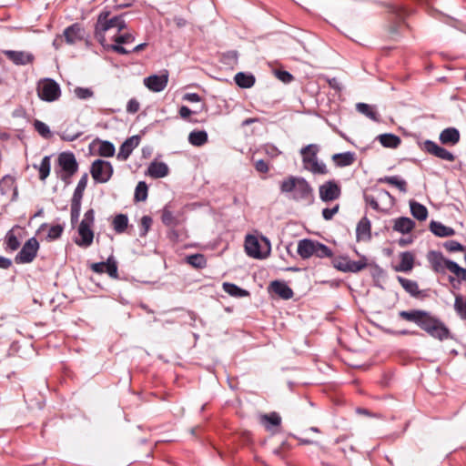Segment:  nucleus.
<instances>
[{
    "instance_id": "obj_1",
    "label": "nucleus",
    "mask_w": 466,
    "mask_h": 466,
    "mask_svg": "<svg viewBox=\"0 0 466 466\" xmlns=\"http://www.w3.org/2000/svg\"><path fill=\"white\" fill-rule=\"evenodd\" d=\"M279 189L283 194H290V198L295 201L311 204L314 200L312 187L301 177H288L280 182Z\"/></svg>"
},
{
    "instance_id": "obj_2",
    "label": "nucleus",
    "mask_w": 466,
    "mask_h": 466,
    "mask_svg": "<svg viewBox=\"0 0 466 466\" xmlns=\"http://www.w3.org/2000/svg\"><path fill=\"white\" fill-rule=\"evenodd\" d=\"M127 25L123 15H116L110 17V11H102L98 17L95 27V37L102 45L106 46V33L116 28L117 32L126 28Z\"/></svg>"
},
{
    "instance_id": "obj_3",
    "label": "nucleus",
    "mask_w": 466,
    "mask_h": 466,
    "mask_svg": "<svg viewBox=\"0 0 466 466\" xmlns=\"http://www.w3.org/2000/svg\"><path fill=\"white\" fill-rule=\"evenodd\" d=\"M318 152L319 147L315 144H310L301 148L300 154L302 156L303 167L315 175H326L329 170L323 162L318 160Z\"/></svg>"
},
{
    "instance_id": "obj_4",
    "label": "nucleus",
    "mask_w": 466,
    "mask_h": 466,
    "mask_svg": "<svg viewBox=\"0 0 466 466\" xmlns=\"http://www.w3.org/2000/svg\"><path fill=\"white\" fill-rule=\"evenodd\" d=\"M94 222L95 211L90 208L84 214V218L77 228L79 238L75 239V243L78 247L86 248L92 245L94 240V232L92 230Z\"/></svg>"
},
{
    "instance_id": "obj_5",
    "label": "nucleus",
    "mask_w": 466,
    "mask_h": 466,
    "mask_svg": "<svg viewBox=\"0 0 466 466\" xmlns=\"http://www.w3.org/2000/svg\"><path fill=\"white\" fill-rule=\"evenodd\" d=\"M263 245L260 244L259 240L251 235H248L245 240V250L247 254L254 258L263 259L269 256L270 253V242L263 237Z\"/></svg>"
},
{
    "instance_id": "obj_6",
    "label": "nucleus",
    "mask_w": 466,
    "mask_h": 466,
    "mask_svg": "<svg viewBox=\"0 0 466 466\" xmlns=\"http://www.w3.org/2000/svg\"><path fill=\"white\" fill-rule=\"evenodd\" d=\"M399 316L407 321L416 323L424 331L432 324H438L439 319L432 316L430 312L420 309H413L410 311L401 310Z\"/></svg>"
},
{
    "instance_id": "obj_7",
    "label": "nucleus",
    "mask_w": 466,
    "mask_h": 466,
    "mask_svg": "<svg viewBox=\"0 0 466 466\" xmlns=\"http://www.w3.org/2000/svg\"><path fill=\"white\" fill-rule=\"evenodd\" d=\"M333 267L342 272L357 273L367 268L368 262L365 257L360 260H351L348 256H340L334 258L332 260Z\"/></svg>"
},
{
    "instance_id": "obj_8",
    "label": "nucleus",
    "mask_w": 466,
    "mask_h": 466,
    "mask_svg": "<svg viewBox=\"0 0 466 466\" xmlns=\"http://www.w3.org/2000/svg\"><path fill=\"white\" fill-rule=\"evenodd\" d=\"M37 95L43 101L54 102L61 96L60 86L54 79L46 78L39 82Z\"/></svg>"
},
{
    "instance_id": "obj_9",
    "label": "nucleus",
    "mask_w": 466,
    "mask_h": 466,
    "mask_svg": "<svg viewBox=\"0 0 466 466\" xmlns=\"http://www.w3.org/2000/svg\"><path fill=\"white\" fill-rule=\"evenodd\" d=\"M113 173L111 163L102 159H96L90 167V174L96 183H106L112 177Z\"/></svg>"
},
{
    "instance_id": "obj_10",
    "label": "nucleus",
    "mask_w": 466,
    "mask_h": 466,
    "mask_svg": "<svg viewBox=\"0 0 466 466\" xmlns=\"http://www.w3.org/2000/svg\"><path fill=\"white\" fill-rule=\"evenodd\" d=\"M39 249V243L35 238H30L23 245L21 250L16 254L15 261L17 264L31 263L36 257Z\"/></svg>"
},
{
    "instance_id": "obj_11",
    "label": "nucleus",
    "mask_w": 466,
    "mask_h": 466,
    "mask_svg": "<svg viewBox=\"0 0 466 466\" xmlns=\"http://www.w3.org/2000/svg\"><path fill=\"white\" fill-rule=\"evenodd\" d=\"M319 195L321 201L329 203L337 200L341 196V187L336 180H329L319 187Z\"/></svg>"
},
{
    "instance_id": "obj_12",
    "label": "nucleus",
    "mask_w": 466,
    "mask_h": 466,
    "mask_svg": "<svg viewBox=\"0 0 466 466\" xmlns=\"http://www.w3.org/2000/svg\"><path fill=\"white\" fill-rule=\"evenodd\" d=\"M57 164L60 172H67L69 175H75L78 170V163L72 152H62L58 155Z\"/></svg>"
},
{
    "instance_id": "obj_13",
    "label": "nucleus",
    "mask_w": 466,
    "mask_h": 466,
    "mask_svg": "<svg viewBox=\"0 0 466 466\" xmlns=\"http://www.w3.org/2000/svg\"><path fill=\"white\" fill-rule=\"evenodd\" d=\"M388 8L389 13L391 15V19L393 20V25L390 26V32L391 34H396L399 31V27L403 23L404 18L409 15V12L403 7L393 4H389Z\"/></svg>"
},
{
    "instance_id": "obj_14",
    "label": "nucleus",
    "mask_w": 466,
    "mask_h": 466,
    "mask_svg": "<svg viewBox=\"0 0 466 466\" xmlns=\"http://www.w3.org/2000/svg\"><path fill=\"white\" fill-rule=\"evenodd\" d=\"M85 35V28L79 23H75L67 26L63 32V36L68 45H74L84 40Z\"/></svg>"
},
{
    "instance_id": "obj_15",
    "label": "nucleus",
    "mask_w": 466,
    "mask_h": 466,
    "mask_svg": "<svg viewBox=\"0 0 466 466\" xmlns=\"http://www.w3.org/2000/svg\"><path fill=\"white\" fill-rule=\"evenodd\" d=\"M423 148L429 154H431L442 160L451 162L455 159V156L451 152L442 147H440L437 143L431 140H426L424 142Z\"/></svg>"
},
{
    "instance_id": "obj_16",
    "label": "nucleus",
    "mask_w": 466,
    "mask_h": 466,
    "mask_svg": "<svg viewBox=\"0 0 466 466\" xmlns=\"http://www.w3.org/2000/svg\"><path fill=\"white\" fill-rule=\"evenodd\" d=\"M4 55L16 66H26L33 64L35 56L26 51L5 50Z\"/></svg>"
},
{
    "instance_id": "obj_17",
    "label": "nucleus",
    "mask_w": 466,
    "mask_h": 466,
    "mask_svg": "<svg viewBox=\"0 0 466 466\" xmlns=\"http://www.w3.org/2000/svg\"><path fill=\"white\" fill-rule=\"evenodd\" d=\"M428 259L432 266L435 272L443 273L445 269L449 270L450 263H455L452 260L447 259L439 251H430Z\"/></svg>"
},
{
    "instance_id": "obj_18",
    "label": "nucleus",
    "mask_w": 466,
    "mask_h": 466,
    "mask_svg": "<svg viewBox=\"0 0 466 466\" xmlns=\"http://www.w3.org/2000/svg\"><path fill=\"white\" fill-rule=\"evenodd\" d=\"M168 76L167 75H153L144 79V85L153 92H161L167 85Z\"/></svg>"
},
{
    "instance_id": "obj_19",
    "label": "nucleus",
    "mask_w": 466,
    "mask_h": 466,
    "mask_svg": "<svg viewBox=\"0 0 466 466\" xmlns=\"http://www.w3.org/2000/svg\"><path fill=\"white\" fill-rule=\"evenodd\" d=\"M140 137L138 136H132L126 139L120 146L117 153V158L120 160H127L131 155L132 151L139 145Z\"/></svg>"
},
{
    "instance_id": "obj_20",
    "label": "nucleus",
    "mask_w": 466,
    "mask_h": 466,
    "mask_svg": "<svg viewBox=\"0 0 466 466\" xmlns=\"http://www.w3.org/2000/svg\"><path fill=\"white\" fill-rule=\"evenodd\" d=\"M0 193L4 196H12L15 199L17 196V187L15 186V179L10 175H6L0 179Z\"/></svg>"
},
{
    "instance_id": "obj_21",
    "label": "nucleus",
    "mask_w": 466,
    "mask_h": 466,
    "mask_svg": "<svg viewBox=\"0 0 466 466\" xmlns=\"http://www.w3.org/2000/svg\"><path fill=\"white\" fill-rule=\"evenodd\" d=\"M371 224L367 217H363L356 228V238L358 241L370 240L371 238Z\"/></svg>"
},
{
    "instance_id": "obj_22",
    "label": "nucleus",
    "mask_w": 466,
    "mask_h": 466,
    "mask_svg": "<svg viewBox=\"0 0 466 466\" xmlns=\"http://www.w3.org/2000/svg\"><path fill=\"white\" fill-rule=\"evenodd\" d=\"M425 332H427L432 338L438 339L440 340L446 339L450 337L449 329L440 319L438 320V324H432L425 330Z\"/></svg>"
},
{
    "instance_id": "obj_23",
    "label": "nucleus",
    "mask_w": 466,
    "mask_h": 466,
    "mask_svg": "<svg viewBox=\"0 0 466 466\" xmlns=\"http://www.w3.org/2000/svg\"><path fill=\"white\" fill-rule=\"evenodd\" d=\"M439 139L443 145L454 146L460 141V132L455 127L445 128L441 132Z\"/></svg>"
},
{
    "instance_id": "obj_24",
    "label": "nucleus",
    "mask_w": 466,
    "mask_h": 466,
    "mask_svg": "<svg viewBox=\"0 0 466 466\" xmlns=\"http://www.w3.org/2000/svg\"><path fill=\"white\" fill-rule=\"evenodd\" d=\"M415 227V222L407 217H400L393 220V230L401 234H408Z\"/></svg>"
},
{
    "instance_id": "obj_25",
    "label": "nucleus",
    "mask_w": 466,
    "mask_h": 466,
    "mask_svg": "<svg viewBox=\"0 0 466 466\" xmlns=\"http://www.w3.org/2000/svg\"><path fill=\"white\" fill-rule=\"evenodd\" d=\"M331 159L336 167H345L351 166L355 162L356 155L354 152L350 151L337 153L332 156Z\"/></svg>"
},
{
    "instance_id": "obj_26",
    "label": "nucleus",
    "mask_w": 466,
    "mask_h": 466,
    "mask_svg": "<svg viewBox=\"0 0 466 466\" xmlns=\"http://www.w3.org/2000/svg\"><path fill=\"white\" fill-rule=\"evenodd\" d=\"M168 167L164 162L153 161L147 167V174L153 178H161L168 174Z\"/></svg>"
},
{
    "instance_id": "obj_27",
    "label": "nucleus",
    "mask_w": 466,
    "mask_h": 466,
    "mask_svg": "<svg viewBox=\"0 0 466 466\" xmlns=\"http://www.w3.org/2000/svg\"><path fill=\"white\" fill-rule=\"evenodd\" d=\"M270 288L274 293L279 296L283 299H289L293 297L294 292L290 287L285 282L279 280H274L270 284Z\"/></svg>"
},
{
    "instance_id": "obj_28",
    "label": "nucleus",
    "mask_w": 466,
    "mask_h": 466,
    "mask_svg": "<svg viewBox=\"0 0 466 466\" xmlns=\"http://www.w3.org/2000/svg\"><path fill=\"white\" fill-rule=\"evenodd\" d=\"M315 241L312 239L304 238L298 243V254L303 258H309L314 255Z\"/></svg>"
},
{
    "instance_id": "obj_29",
    "label": "nucleus",
    "mask_w": 466,
    "mask_h": 466,
    "mask_svg": "<svg viewBox=\"0 0 466 466\" xmlns=\"http://www.w3.org/2000/svg\"><path fill=\"white\" fill-rule=\"evenodd\" d=\"M400 262L395 267V270L398 272H408L413 268L414 265V255L410 251L400 253Z\"/></svg>"
},
{
    "instance_id": "obj_30",
    "label": "nucleus",
    "mask_w": 466,
    "mask_h": 466,
    "mask_svg": "<svg viewBox=\"0 0 466 466\" xmlns=\"http://www.w3.org/2000/svg\"><path fill=\"white\" fill-rule=\"evenodd\" d=\"M431 231L437 237H451L455 234L452 228L447 227L441 222L432 220L430 224Z\"/></svg>"
},
{
    "instance_id": "obj_31",
    "label": "nucleus",
    "mask_w": 466,
    "mask_h": 466,
    "mask_svg": "<svg viewBox=\"0 0 466 466\" xmlns=\"http://www.w3.org/2000/svg\"><path fill=\"white\" fill-rule=\"evenodd\" d=\"M410 208L411 215L420 221H424L428 218V209L422 204L415 201H410Z\"/></svg>"
},
{
    "instance_id": "obj_32",
    "label": "nucleus",
    "mask_w": 466,
    "mask_h": 466,
    "mask_svg": "<svg viewBox=\"0 0 466 466\" xmlns=\"http://www.w3.org/2000/svg\"><path fill=\"white\" fill-rule=\"evenodd\" d=\"M379 183H386L396 187L400 192H407V182L398 176L383 177L378 179Z\"/></svg>"
},
{
    "instance_id": "obj_33",
    "label": "nucleus",
    "mask_w": 466,
    "mask_h": 466,
    "mask_svg": "<svg viewBox=\"0 0 466 466\" xmlns=\"http://www.w3.org/2000/svg\"><path fill=\"white\" fill-rule=\"evenodd\" d=\"M379 141L384 147L396 148L400 146V138L391 133L381 134L378 137Z\"/></svg>"
},
{
    "instance_id": "obj_34",
    "label": "nucleus",
    "mask_w": 466,
    "mask_h": 466,
    "mask_svg": "<svg viewBox=\"0 0 466 466\" xmlns=\"http://www.w3.org/2000/svg\"><path fill=\"white\" fill-rule=\"evenodd\" d=\"M208 133L205 130H193L188 135V142L195 147H201L208 142Z\"/></svg>"
},
{
    "instance_id": "obj_35",
    "label": "nucleus",
    "mask_w": 466,
    "mask_h": 466,
    "mask_svg": "<svg viewBox=\"0 0 466 466\" xmlns=\"http://www.w3.org/2000/svg\"><path fill=\"white\" fill-rule=\"evenodd\" d=\"M260 422L266 427L267 430H271V427L279 426L281 418L277 412H270L268 414H262L259 417Z\"/></svg>"
},
{
    "instance_id": "obj_36",
    "label": "nucleus",
    "mask_w": 466,
    "mask_h": 466,
    "mask_svg": "<svg viewBox=\"0 0 466 466\" xmlns=\"http://www.w3.org/2000/svg\"><path fill=\"white\" fill-rule=\"evenodd\" d=\"M223 289L226 293L235 298H243L249 295L248 290L229 282L223 283Z\"/></svg>"
},
{
    "instance_id": "obj_37",
    "label": "nucleus",
    "mask_w": 466,
    "mask_h": 466,
    "mask_svg": "<svg viewBox=\"0 0 466 466\" xmlns=\"http://www.w3.org/2000/svg\"><path fill=\"white\" fill-rule=\"evenodd\" d=\"M236 84L242 88H249L255 84V77L250 74L239 72L235 76Z\"/></svg>"
},
{
    "instance_id": "obj_38",
    "label": "nucleus",
    "mask_w": 466,
    "mask_h": 466,
    "mask_svg": "<svg viewBox=\"0 0 466 466\" xmlns=\"http://www.w3.org/2000/svg\"><path fill=\"white\" fill-rule=\"evenodd\" d=\"M186 262L189 264L191 267L198 269L204 268L207 266V258L205 255L201 253L187 256Z\"/></svg>"
},
{
    "instance_id": "obj_39",
    "label": "nucleus",
    "mask_w": 466,
    "mask_h": 466,
    "mask_svg": "<svg viewBox=\"0 0 466 466\" xmlns=\"http://www.w3.org/2000/svg\"><path fill=\"white\" fill-rule=\"evenodd\" d=\"M34 167L38 169L39 179L41 181H45L46 179V177L50 174V170H51V157L50 156L44 157L42 161H41V163H40V165L38 167L34 165Z\"/></svg>"
},
{
    "instance_id": "obj_40",
    "label": "nucleus",
    "mask_w": 466,
    "mask_h": 466,
    "mask_svg": "<svg viewBox=\"0 0 466 466\" xmlns=\"http://www.w3.org/2000/svg\"><path fill=\"white\" fill-rule=\"evenodd\" d=\"M398 281L411 296L416 297L420 294L419 286L416 281L400 276L398 277Z\"/></svg>"
},
{
    "instance_id": "obj_41",
    "label": "nucleus",
    "mask_w": 466,
    "mask_h": 466,
    "mask_svg": "<svg viewBox=\"0 0 466 466\" xmlns=\"http://www.w3.org/2000/svg\"><path fill=\"white\" fill-rule=\"evenodd\" d=\"M113 228L117 234L124 233L128 226V218L125 214L116 215L112 222Z\"/></svg>"
},
{
    "instance_id": "obj_42",
    "label": "nucleus",
    "mask_w": 466,
    "mask_h": 466,
    "mask_svg": "<svg viewBox=\"0 0 466 466\" xmlns=\"http://www.w3.org/2000/svg\"><path fill=\"white\" fill-rule=\"evenodd\" d=\"M87 181H88V175H87V173H85L79 179V181L76 185V187L75 188V191H74L71 200L82 201V198L84 196V191L87 186Z\"/></svg>"
},
{
    "instance_id": "obj_43",
    "label": "nucleus",
    "mask_w": 466,
    "mask_h": 466,
    "mask_svg": "<svg viewBox=\"0 0 466 466\" xmlns=\"http://www.w3.org/2000/svg\"><path fill=\"white\" fill-rule=\"evenodd\" d=\"M357 110L370 118L371 120L378 121L379 120V114L374 109L373 106L370 105L365 104V103H358L356 105Z\"/></svg>"
},
{
    "instance_id": "obj_44",
    "label": "nucleus",
    "mask_w": 466,
    "mask_h": 466,
    "mask_svg": "<svg viewBox=\"0 0 466 466\" xmlns=\"http://www.w3.org/2000/svg\"><path fill=\"white\" fill-rule=\"evenodd\" d=\"M148 187L146 182L139 181L135 189L134 199L137 202L145 201L147 198Z\"/></svg>"
},
{
    "instance_id": "obj_45",
    "label": "nucleus",
    "mask_w": 466,
    "mask_h": 466,
    "mask_svg": "<svg viewBox=\"0 0 466 466\" xmlns=\"http://www.w3.org/2000/svg\"><path fill=\"white\" fill-rule=\"evenodd\" d=\"M115 147L109 141H99L98 155L104 157H113L115 154Z\"/></svg>"
},
{
    "instance_id": "obj_46",
    "label": "nucleus",
    "mask_w": 466,
    "mask_h": 466,
    "mask_svg": "<svg viewBox=\"0 0 466 466\" xmlns=\"http://www.w3.org/2000/svg\"><path fill=\"white\" fill-rule=\"evenodd\" d=\"M314 255L318 258H331L333 253L328 246L316 240L314 247Z\"/></svg>"
},
{
    "instance_id": "obj_47",
    "label": "nucleus",
    "mask_w": 466,
    "mask_h": 466,
    "mask_svg": "<svg viewBox=\"0 0 466 466\" xmlns=\"http://www.w3.org/2000/svg\"><path fill=\"white\" fill-rule=\"evenodd\" d=\"M33 125H34V127H35V131L42 137H44L46 139H48V138H50L52 137V133L50 131V128H49V127L46 123H44V122H42L40 120L35 119L34 121Z\"/></svg>"
},
{
    "instance_id": "obj_48",
    "label": "nucleus",
    "mask_w": 466,
    "mask_h": 466,
    "mask_svg": "<svg viewBox=\"0 0 466 466\" xmlns=\"http://www.w3.org/2000/svg\"><path fill=\"white\" fill-rule=\"evenodd\" d=\"M161 220L162 223L167 227H175L177 224V219L167 207L162 210Z\"/></svg>"
},
{
    "instance_id": "obj_49",
    "label": "nucleus",
    "mask_w": 466,
    "mask_h": 466,
    "mask_svg": "<svg viewBox=\"0 0 466 466\" xmlns=\"http://www.w3.org/2000/svg\"><path fill=\"white\" fill-rule=\"evenodd\" d=\"M5 243L7 248L12 251L16 250L20 247V241L17 237L14 234V230H9L5 235Z\"/></svg>"
},
{
    "instance_id": "obj_50",
    "label": "nucleus",
    "mask_w": 466,
    "mask_h": 466,
    "mask_svg": "<svg viewBox=\"0 0 466 466\" xmlns=\"http://www.w3.org/2000/svg\"><path fill=\"white\" fill-rule=\"evenodd\" d=\"M105 263V272L107 273L111 278L116 279L118 277L116 261L113 258V257H109Z\"/></svg>"
},
{
    "instance_id": "obj_51",
    "label": "nucleus",
    "mask_w": 466,
    "mask_h": 466,
    "mask_svg": "<svg viewBox=\"0 0 466 466\" xmlns=\"http://www.w3.org/2000/svg\"><path fill=\"white\" fill-rule=\"evenodd\" d=\"M81 211V201L71 200V223L75 225L78 222L79 216Z\"/></svg>"
},
{
    "instance_id": "obj_52",
    "label": "nucleus",
    "mask_w": 466,
    "mask_h": 466,
    "mask_svg": "<svg viewBox=\"0 0 466 466\" xmlns=\"http://www.w3.org/2000/svg\"><path fill=\"white\" fill-rule=\"evenodd\" d=\"M74 94L76 95V96L77 98H79L81 100L88 99L94 96V92L91 88L80 87V86H77L75 88Z\"/></svg>"
},
{
    "instance_id": "obj_53",
    "label": "nucleus",
    "mask_w": 466,
    "mask_h": 466,
    "mask_svg": "<svg viewBox=\"0 0 466 466\" xmlns=\"http://www.w3.org/2000/svg\"><path fill=\"white\" fill-rule=\"evenodd\" d=\"M63 231H64V227L59 224L50 227L47 236H46L47 240L52 241V240H56V239L59 238L63 233Z\"/></svg>"
},
{
    "instance_id": "obj_54",
    "label": "nucleus",
    "mask_w": 466,
    "mask_h": 466,
    "mask_svg": "<svg viewBox=\"0 0 466 466\" xmlns=\"http://www.w3.org/2000/svg\"><path fill=\"white\" fill-rule=\"evenodd\" d=\"M443 246L449 252H464L466 250V247L456 240H448L443 244Z\"/></svg>"
},
{
    "instance_id": "obj_55",
    "label": "nucleus",
    "mask_w": 466,
    "mask_h": 466,
    "mask_svg": "<svg viewBox=\"0 0 466 466\" xmlns=\"http://www.w3.org/2000/svg\"><path fill=\"white\" fill-rule=\"evenodd\" d=\"M449 271L456 275L460 280L466 281V269L457 263H450Z\"/></svg>"
},
{
    "instance_id": "obj_56",
    "label": "nucleus",
    "mask_w": 466,
    "mask_h": 466,
    "mask_svg": "<svg viewBox=\"0 0 466 466\" xmlns=\"http://www.w3.org/2000/svg\"><path fill=\"white\" fill-rule=\"evenodd\" d=\"M152 218L149 216H143L140 221V237H146L152 225Z\"/></svg>"
},
{
    "instance_id": "obj_57",
    "label": "nucleus",
    "mask_w": 466,
    "mask_h": 466,
    "mask_svg": "<svg viewBox=\"0 0 466 466\" xmlns=\"http://www.w3.org/2000/svg\"><path fill=\"white\" fill-rule=\"evenodd\" d=\"M114 40L117 44L125 45V44L132 43L135 40V37L132 34L126 33L123 35H115Z\"/></svg>"
},
{
    "instance_id": "obj_58",
    "label": "nucleus",
    "mask_w": 466,
    "mask_h": 466,
    "mask_svg": "<svg viewBox=\"0 0 466 466\" xmlns=\"http://www.w3.org/2000/svg\"><path fill=\"white\" fill-rule=\"evenodd\" d=\"M275 75L280 81L285 84H289L294 79V76L289 72L285 70H277Z\"/></svg>"
},
{
    "instance_id": "obj_59",
    "label": "nucleus",
    "mask_w": 466,
    "mask_h": 466,
    "mask_svg": "<svg viewBox=\"0 0 466 466\" xmlns=\"http://www.w3.org/2000/svg\"><path fill=\"white\" fill-rule=\"evenodd\" d=\"M339 205L337 204L333 208H326L322 210V217L325 220H330L333 218L334 215H336L339 212Z\"/></svg>"
},
{
    "instance_id": "obj_60",
    "label": "nucleus",
    "mask_w": 466,
    "mask_h": 466,
    "mask_svg": "<svg viewBox=\"0 0 466 466\" xmlns=\"http://www.w3.org/2000/svg\"><path fill=\"white\" fill-rule=\"evenodd\" d=\"M264 153L271 158L277 157L280 155V151L274 145L267 144L263 147Z\"/></svg>"
},
{
    "instance_id": "obj_61",
    "label": "nucleus",
    "mask_w": 466,
    "mask_h": 466,
    "mask_svg": "<svg viewBox=\"0 0 466 466\" xmlns=\"http://www.w3.org/2000/svg\"><path fill=\"white\" fill-rule=\"evenodd\" d=\"M82 135V132L78 131L76 133L69 132L67 129L63 131L59 136L64 141H75Z\"/></svg>"
},
{
    "instance_id": "obj_62",
    "label": "nucleus",
    "mask_w": 466,
    "mask_h": 466,
    "mask_svg": "<svg viewBox=\"0 0 466 466\" xmlns=\"http://www.w3.org/2000/svg\"><path fill=\"white\" fill-rule=\"evenodd\" d=\"M140 104L137 98H131L127 105V112L129 114H135L138 112Z\"/></svg>"
},
{
    "instance_id": "obj_63",
    "label": "nucleus",
    "mask_w": 466,
    "mask_h": 466,
    "mask_svg": "<svg viewBox=\"0 0 466 466\" xmlns=\"http://www.w3.org/2000/svg\"><path fill=\"white\" fill-rule=\"evenodd\" d=\"M107 47L109 49L116 52L117 54H121V55H127V54L131 53L130 50H127V48L122 46V44L116 43L115 45H109Z\"/></svg>"
},
{
    "instance_id": "obj_64",
    "label": "nucleus",
    "mask_w": 466,
    "mask_h": 466,
    "mask_svg": "<svg viewBox=\"0 0 466 466\" xmlns=\"http://www.w3.org/2000/svg\"><path fill=\"white\" fill-rule=\"evenodd\" d=\"M255 168L258 172L267 173L268 171V165L266 161L259 159L255 162Z\"/></svg>"
}]
</instances>
